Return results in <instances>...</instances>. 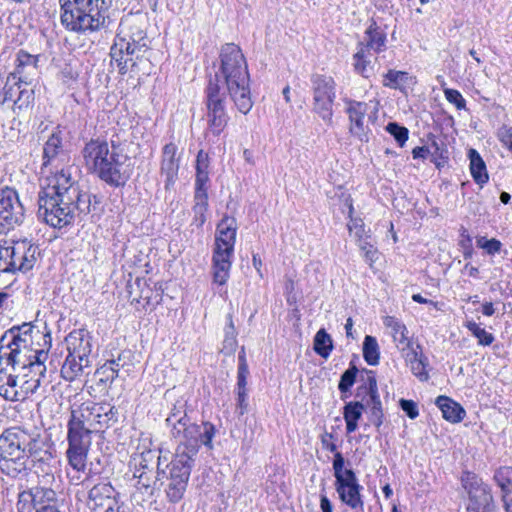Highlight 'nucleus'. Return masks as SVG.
Masks as SVG:
<instances>
[{
	"mask_svg": "<svg viewBox=\"0 0 512 512\" xmlns=\"http://www.w3.org/2000/svg\"><path fill=\"white\" fill-rule=\"evenodd\" d=\"M435 404L441 410L443 418L451 423L461 422L466 415L464 408L450 397L440 395Z\"/></svg>",
	"mask_w": 512,
	"mask_h": 512,
	"instance_id": "cd10ccee",
	"label": "nucleus"
},
{
	"mask_svg": "<svg viewBox=\"0 0 512 512\" xmlns=\"http://www.w3.org/2000/svg\"><path fill=\"white\" fill-rule=\"evenodd\" d=\"M70 160L63 149L60 130L54 131L44 144L43 167L48 175L38 194V217L53 228H63L76 218L82 219L96 209L97 197L82 193L72 177V166L61 165Z\"/></svg>",
	"mask_w": 512,
	"mask_h": 512,
	"instance_id": "f03ea898",
	"label": "nucleus"
},
{
	"mask_svg": "<svg viewBox=\"0 0 512 512\" xmlns=\"http://www.w3.org/2000/svg\"><path fill=\"white\" fill-rule=\"evenodd\" d=\"M209 163H208V156L207 154L203 153V151H200L197 155L196 160V172L202 171H208Z\"/></svg>",
	"mask_w": 512,
	"mask_h": 512,
	"instance_id": "6e6d98bb",
	"label": "nucleus"
},
{
	"mask_svg": "<svg viewBox=\"0 0 512 512\" xmlns=\"http://www.w3.org/2000/svg\"><path fill=\"white\" fill-rule=\"evenodd\" d=\"M443 92L446 100L453 104L458 110L466 109V100L458 90L452 88H444Z\"/></svg>",
	"mask_w": 512,
	"mask_h": 512,
	"instance_id": "a18cd8bd",
	"label": "nucleus"
},
{
	"mask_svg": "<svg viewBox=\"0 0 512 512\" xmlns=\"http://www.w3.org/2000/svg\"><path fill=\"white\" fill-rule=\"evenodd\" d=\"M248 375H249L248 367H238V373H237V387L238 388H246Z\"/></svg>",
	"mask_w": 512,
	"mask_h": 512,
	"instance_id": "4d7b16f0",
	"label": "nucleus"
},
{
	"mask_svg": "<svg viewBox=\"0 0 512 512\" xmlns=\"http://www.w3.org/2000/svg\"><path fill=\"white\" fill-rule=\"evenodd\" d=\"M68 354L61 367V377L72 382L88 375L92 367V337L83 328L71 331L65 338Z\"/></svg>",
	"mask_w": 512,
	"mask_h": 512,
	"instance_id": "9d476101",
	"label": "nucleus"
},
{
	"mask_svg": "<svg viewBox=\"0 0 512 512\" xmlns=\"http://www.w3.org/2000/svg\"><path fill=\"white\" fill-rule=\"evenodd\" d=\"M428 154H430V149L426 146L415 147L412 150V155H413L414 159H417V158L425 159Z\"/></svg>",
	"mask_w": 512,
	"mask_h": 512,
	"instance_id": "052dcab7",
	"label": "nucleus"
},
{
	"mask_svg": "<svg viewBox=\"0 0 512 512\" xmlns=\"http://www.w3.org/2000/svg\"><path fill=\"white\" fill-rule=\"evenodd\" d=\"M38 254V247L27 239L5 241L0 246V273L30 271Z\"/></svg>",
	"mask_w": 512,
	"mask_h": 512,
	"instance_id": "ddd939ff",
	"label": "nucleus"
},
{
	"mask_svg": "<svg viewBox=\"0 0 512 512\" xmlns=\"http://www.w3.org/2000/svg\"><path fill=\"white\" fill-rule=\"evenodd\" d=\"M344 464L343 455L338 451L334 452L333 471L335 480L344 478L346 473H354L352 469H344Z\"/></svg>",
	"mask_w": 512,
	"mask_h": 512,
	"instance_id": "8fccbe9b",
	"label": "nucleus"
},
{
	"mask_svg": "<svg viewBox=\"0 0 512 512\" xmlns=\"http://www.w3.org/2000/svg\"><path fill=\"white\" fill-rule=\"evenodd\" d=\"M467 327L469 331H471V333L478 339V344L483 346H489L493 343V334L487 332L484 328H482L481 323L467 322Z\"/></svg>",
	"mask_w": 512,
	"mask_h": 512,
	"instance_id": "ea45409f",
	"label": "nucleus"
},
{
	"mask_svg": "<svg viewBox=\"0 0 512 512\" xmlns=\"http://www.w3.org/2000/svg\"><path fill=\"white\" fill-rule=\"evenodd\" d=\"M476 243L479 248L484 249L489 255L499 253L502 246L501 242L495 238L487 239L485 237H479Z\"/></svg>",
	"mask_w": 512,
	"mask_h": 512,
	"instance_id": "09e8293b",
	"label": "nucleus"
},
{
	"mask_svg": "<svg viewBox=\"0 0 512 512\" xmlns=\"http://www.w3.org/2000/svg\"><path fill=\"white\" fill-rule=\"evenodd\" d=\"M38 56L20 50L16 57V67L8 80L12 79L16 84L30 85L38 74Z\"/></svg>",
	"mask_w": 512,
	"mask_h": 512,
	"instance_id": "4be33fe9",
	"label": "nucleus"
},
{
	"mask_svg": "<svg viewBox=\"0 0 512 512\" xmlns=\"http://www.w3.org/2000/svg\"><path fill=\"white\" fill-rule=\"evenodd\" d=\"M468 158L470 160L469 167L473 180L480 187H483L489 180L485 162L475 149H470L468 151Z\"/></svg>",
	"mask_w": 512,
	"mask_h": 512,
	"instance_id": "c85d7f7f",
	"label": "nucleus"
},
{
	"mask_svg": "<svg viewBox=\"0 0 512 512\" xmlns=\"http://www.w3.org/2000/svg\"><path fill=\"white\" fill-rule=\"evenodd\" d=\"M237 221L224 216L217 224L212 255L213 283L224 285L229 279L237 234Z\"/></svg>",
	"mask_w": 512,
	"mask_h": 512,
	"instance_id": "1a4fd4ad",
	"label": "nucleus"
},
{
	"mask_svg": "<svg viewBox=\"0 0 512 512\" xmlns=\"http://www.w3.org/2000/svg\"><path fill=\"white\" fill-rule=\"evenodd\" d=\"M332 439H333V434L326 432L321 437V443H322L323 448L334 453L337 451V446L332 441Z\"/></svg>",
	"mask_w": 512,
	"mask_h": 512,
	"instance_id": "864d4df0",
	"label": "nucleus"
},
{
	"mask_svg": "<svg viewBox=\"0 0 512 512\" xmlns=\"http://www.w3.org/2000/svg\"><path fill=\"white\" fill-rule=\"evenodd\" d=\"M236 329L233 322H230L225 328V338L223 341V350L227 353H233L237 346Z\"/></svg>",
	"mask_w": 512,
	"mask_h": 512,
	"instance_id": "79ce46f5",
	"label": "nucleus"
},
{
	"mask_svg": "<svg viewBox=\"0 0 512 512\" xmlns=\"http://www.w3.org/2000/svg\"><path fill=\"white\" fill-rule=\"evenodd\" d=\"M386 130L395 138L400 146H403L408 139V129L398 125L395 122H390L386 126Z\"/></svg>",
	"mask_w": 512,
	"mask_h": 512,
	"instance_id": "49530a36",
	"label": "nucleus"
},
{
	"mask_svg": "<svg viewBox=\"0 0 512 512\" xmlns=\"http://www.w3.org/2000/svg\"><path fill=\"white\" fill-rule=\"evenodd\" d=\"M409 80L411 77L408 72L390 69L383 75L382 84L390 89L402 90Z\"/></svg>",
	"mask_w": 512,
	"mask_h": 512,
	"instance_id": "2f4dec72",
	"label": "nucleus"
},
{
	"mask_svg": "<svg viewBox=\"0 0 512 512\" xmlns=\"http://www.w3.org/2000/svg\"><path fill=\"white\" fill-rule=\"evenodd\" d=\"M237 396L238 406L241 409L240 414L243 415L247 410V389L237 387Z\"/></svg>",
	"mask_w": 512,
	"mask_h": 512,
	"instance_id": "5fc2aeb1",
	"label": "nucleus"
},
{
	"mask_svg": "<svg viewBox=\"0 0 512 512\" xmlns=\"http://www.w3.org/2000/svg\"><path fill=\"white\" fill-rule=\"evenodd\" d=\"M125 358H126L125 353H121V354H119L117 359L107 360L108 363H113V367H114V370H116L117 376H119L120 368H124L126 365V363L124 361Z\"/></svg>",
	"mask_w": 512,
	"mask_h": 512,
	"instance_id": "13d9d810",
	"label": "nucleus"
},
{
	"mask_svg": "<svg viewBox=\"0 0 512 512\" xmlns=\"http://www.w3.org/2000/svg\"><path fill=\"white\" fill-rule=\"evenodd\" d=\"M61 23L76 33L96 32L106 24L112 0H59Z\"/></svg>",
	"mask_w": 512,
	"mask_h": 512,
	"instance_id": "423d86ee",
	"label": "nucleus"
},
{
	"mask_svg": "<svg viewBox=\"0 0 512 512\" xmlns=\"http://www.w3.org/2000/svg\"><path fill=\"white\" fill-rule=\"evenodd\" d=\"M117 497L110 483H98L89 491L88 506L93 512H121Z\"/></svg>",
	"mask_w": 512,
	"mask_h": 512,
	"instance_id": "aec40b11",
	"label": "nucleus"
},
{
	"mask_svg": "<svg viewBox=\"0 0 512 512\" xmlns=\"http://www.w3.org/2000/svg\"><path fill=\"white\" fill-rule=\"evenodd\" d=\"M368 386L369 399L367 400L366 405L370 408V421L379 428L383 423L384 414L378 394L377 382L374 376L368 377Z\"/></svg>",
	"mask_w": 512,
	"mask_h": 512,
	"instance_id": "bb28decb",
	"label": "nucleus"
},
{
	"mask_svg": "<svg viewBox=\"0 0 512 512\" xmlns=\"http://www.w3.org/2000/svg\"><path fill=\"white\" fill-rule=\"evenodd\" d=\"M189 418L186 412V401L177 400L166 419V423L172 428Z\"/></svg>",
	"mask_w": 512,
	"mask_h": 512,
	"instance_id": "4c0bfd02",
	"label": "nucleus"
},
{
	"mask_svg": "<svg viewBox=\"0 0 512 512\" xmlns=\"http://www.w3.org/2000/svg\"><path fill=\"white\" fill-rule=\"evenodd\" d=\"M113 418V408L94 402L82 403L71 411L67 424L66 457L72 469L77 472L86 470L91 435L108 427Z\"/></svg>",
	"mask_w": 512,
	"mask_h": 512,
	"instance_id": "7ed1b4c3",
	"label": "nucleus"
},
{
	"mask_svg": "<svg viewBox=\"0 0 512 512\" xmlns=\"http://www.w3.org/2000/svg\"><path fill=\"white\" fill-rule=\"evenodd\" d=\"M357 372V368L355 366H352L342 374L338 385V389L340 390L341 393H345L350 390V388L353 386L355 382Z\"/></svg>",
	"mask_w": 512,
	"mask_h": 512,
	"instance_id": "c03bdc74",
	"label": "nucleus"
},
{
	"mask_svg": "<svg viewBox=\"0 0 512 512\" xmlns=\"http://www.w3.org/2000/svg\"><path fill=\"white\" fill-rule=\"evenodd\" d=\"M387 35L375 22H373L365 31L363 40L358 43L374 54H380L387 49Z\"/></svg>",
	"mask_w": 512,
	"mask_h": 512,
	"instance_id": "393cba45",
	"label": "nucleus"
},
{
	"mask_svg": "<svg viewBox=\"0 0 512 512\" xmlns=\"http://www.w3.org/2000/svg\"><path fill=\"white\" fill-rule=\"evenodd\" d=\"M82 155L86 167L111 186H124L131 176L130 158L114 141L110 149L106 141L92 139L86 143Z\"/></svg>",
	"mask_w": 512,
	"mask_h": 512,
	"instance_id": "39448f33",
	"label": "nucleus"
},
{
	"mask_svg": "<svg viewBox=\"0 0 512 512\" xmlns=\"http://www.w3.org/2000/svg\"><path fill=\"white\" fill-rule=\"evenodd\" d=\"M61 74H62V77L65 82H68L69 80L74 79V76L72 75V73L70 71L68 72L66 70H63Z\"/></svg>",
	"mask_w": 512,
	"mask_h": 512,
	"instance_id": "774afa93",
	"label": "nucleus"
},
{
	"mask_svg": "<svg viewBox=\"0 0 512 512\" xmlns=\"http://www.w3.org/2000/svg\"><path fill=\"white\" fill-rule=\"evenodd\" d=\"M358 245L361 251L364 253L366 262H368L369 265L372 266L373 262H375L378 259L377 249L373 246V244H371L368 241V238L359 242Z\"/></svg>",
	"mask_w": 512,
	"mask_h": 512,
	"instance_id": "3c124183",
	"label": "nucleus"
},
{
	"mask_svg": "<svg viewBox=\"0 0 512 512\" xmlns=\"http://www.w3.org/2000/svg\"><path fill=\"white\" fill-rule=\"evenodd\" d=\"M335 489L344 504L351 509L363 511L364 502L360 493L362 486L355 473H346L344 478L335 480Z\"/></svg>",
	"mask_w": 512,
	"mask_h": 512,
	"instance_id": "412c9836",
	"label": "nucleus"
},
{
	"mask_svg": "<svg viewBox=\"0 0 512 512\" xmlns=\"http://www.w3.org/2000/svg\"><path fill=\"white\" fill-rule=\"evenodd\" d=\"M462 482L469 495L468 512H494L493 496L488 485L470 473Z\"/></svg>",
	"mask_w": 512,
	"mask_h": 512,
	"instance_id": "f3484780",
	"label": "nucleus"
},
{
	"mask_svg": "<svg viewBox=\"0 0 512 512\" xmlns=\"http://www.w3.org/2000/svg\"><path fill=\"white\" fill-rule=\"evenodd\" d=\"M52 338L47 330L23 322L0 339V396L9 401L33 394L46 373Z\"/></svg>",
	"mask_w": 512,
	"mask_h": 512,
	"instance_id": "f257e3e1",
	"label": "nucleus"
},
{
	"mask_svg": "<svg viewBox=\"0 0 512 512\" xmlns=\"http://www.w3.org/2000/svg\"><path fill=\"white\" fill-rule=\"evenodd\" d=\"M282 94H283V97H284L286 103H290L291 99H290V87L289 86H286L283 89Z\"/></svg>",
	"mask_w": 512,
	"mask_h": 512,
	"instance_id": "69168bd1",
	"label": "nucleus"
},
{
	"mask_svg": "<svg viewBox=\"0 0 512 512\" xmlns=\"http://www.w3.org/2000/svg\"><path fill=\"white\" fill-rule=\"evenodd\" d=\"M374 55L375 54L367 50L366 47L357 45L356 52L352 57L354 71L364 78H370L375 72V64L378 59L377 57L373 59Z\"/></svg>",
	"mask_w": 512,
	"mask_h": 512,
	"instance_id": "b1692460",
	"label": "nucleus"
},
{
	"mask_svg": "<svg viewBox=\"0 0 512 512\" xmlns=\"http://www.w3.org/2000/svg\"><path fill=\"white\" fill-rule=\"evenodd\" d=\"M363 356L369 365H377L379 363V347L376 339L367 335L363 343Z\"/></svg>",
	"mask_w": 512,
	"mask_h": 512,
	"instance_id": "e433bc0d",
	"label": "nucleus"
},
{
	"mask_svg": "<svg viewBox=\"0 0 512 512\" xmlns=\"http://www.w3.org/2000/svg\"><path fill=\"white\" fill-rule=\"evenodd\" d=\"M215 435V427L209 422L197 425L191 421H183L171 428V436L177 441L178 447L174 458L182 456L188 462H194V457L203 444L212 448V439Z\"/></svg>",
	"mask_w": 512,
	"mask_h": 512,
	"instance_id": "9b49d317",
	"label": "nucleus"
},
{
	"mask_svg": "<svg viewBox=\"0 0 512 512\" xmlns=\"http://www.w3.org/2000/svg\"><path fill=\"white\" fill-rule=\"evenodd\" d=\"M36 437L19 428L5 429L0 435V470L2 473L16 477L26 469L30 456L36 453Z\"/></svg>",
	"mask_w": 512,
	"mask_h": 512,
	"instance_id": "0eeeda50",
	"label": "nucleus"
},
{
	"mask_svg": "<svg viewBox=\"0 0 512 512\" xmlns=\"http://www.w3.org/2000/svg\"><path fill=\"white\" fill-rule=\"evenodd\" d=\"M382 490L386 498H390L393 494V490L389 484L385 485Z\"/></svg>",
	"mask_w": 512,
	"mask_h": 512,
	"instance_id": "338daca9",
	"label": "nucleus"
},
{
	"mask_svg": "<svg viewBox=\"0 0 512 512\" xmlns=\"http://www.w3.org/2000/svg\"><path fill=\"white\" fill-rule=\"evenodd\" d=\"M314 350L315 352L327 359L333 350V341L331 336L325 331L320 329L314 337Z\"/></svg>",
	"mask_w": 512,
	"mask_h": 512,
	"instance_id": "473e14b6",
	"label": "nucleus"
},
{
	"mask_svg": "<svg viewBox=\"0 0 512 512\" xmlns=\"http://www.w3.org/2000/svg\"><path fill=\"white\" fill-rule=\"evenodd\" d=\"M238 361H239L238 367H248L247 362H246V355H245L244 348H242L241 352L238 355Z\"/></svg>",
	"mask_w": 512,
	"mask_h": 512,
	"instance_id": "0e129e2a",
	"label": "nucleus"
},
{
	"mask_svg": "<svg viewBox=\"0 0 512 512\" xmlns=\"http://www.w3.org/2000/svg\"><path fill=\"white\" fill-rule=\"evenodd\" d=\"M400 407L411 419H415L419 415L417 404L412 400L401 399Z\"/></svg>",
	"mask_w": 512,
	"mask_h": 512,
	"instance_id": "603ef678",
	"label": "nucleus"
},
{
	"mask_svg": "<svg viewBox=\"0 0 512 512\" xmlns=\"http://www.w3.org/2000/svg\"><path fill=\"white\" fill-rule=\"evenodd\" d=\"M406 361L410 365V369L412 373L419 378L421 381H426L429 377L428 372L426 371V363L424 362L421 355L414 350L407 352Z\"/></svg>",
	"mask_w": 512,
	"mask_h": 512,
	"instance_id": "72a5a7b5",
	"label": "nucleus"
},
{
	"mask_svg": "<svg viewBox=\"0 0 512 512\" xmlns=\"http://www.w3.org/2000/svg\"><path fill=\"white\" fill-rule=\"evenodd\" d=\"M227 90L219 83L209 82L206 89L207 125L208 131L213 135H220L226 127L229 116L226 112L225 103Z\"/></svg>",
	"mask_w": 512,
	"mask_h": 512,
	"instance_id": "dca6fc26",
	"label": "nucleus"
},
{
	"mask_svg": "<svg viewBox=\"0 0 512 512\" xmlns=\"http://www.w3.org/2000/svg\"><path fill=\"white\" fill-rule=\"evenodd\" d=\"M364 405L358 401H351L343 408V417L346 422L347 433H353L358 427V420L362 417Z\"/></svg>",
	"mask_w": 512,
	"mask_h": 512,
	"instance_id": "c756f323",
	"label": "nucleus"
},
{
	"mask_svg": "<svg viewBox=\"0 0 512 512\" xmlns=\"http://www.w3.org/2000/svg\"><path fill=\"white\" fill-rule=\"evenodd\" d=\"M345 204L348 208V217H349V222L347 224L348 230H349L350 234H353L356 237L357 242L359 243L368 238L366 231H365V226H364L363 220L361 218L353 217L354 207H353L352 199L350 197L346 198Z\"/></svg>",
	"mask_w": 512,
	"mask_h": 512,
	"instance_id": "7c9ffc66",
	"label": "nucleus"
},
{
	"mask_svg": "<svg viewBox=\"0 0 512 512\" xmlns=\"http://www.w3.org/2000/svg\"><path fill=\"white\" fill-rule=\"evenodd\" d=\"M428 148L430 149V154L435 158L437 166L441 165L437 160H442V162H446L448 160V150L443 142H438L436 139H433Z\"/></svg>",
	"mask_w": 512,
	"mask_h": 512,
	"instance_id": "37998d69",
	"label": "nucleus"
},
{
	"mask_svg": "<svg viewBox=\"0 0 512 512\" xmlns=\"http://www.w3.org/2000/svg\"><path fill=\"white\" fill-rule=\"evenodd\" d=\"M56 493L51 488L34 487L19 494L18 512H48V508H56L53 504Z\"/></svg>",
	"mask_w": 512,
	"mask_h": 512,
	"instance_id": "6ab92c4d",
	"label": "nucleus"
},
{
	"mask_svg": "<svg viewBox=\"0 0 512 512\" xmlns=\"http://www.w3.org/2000/svg\"><path fill=\"white\" fill-rule=\"evenodd\" d=\"M495 483L502 491V495L512 492V467L504 466L498 468L493 476Z\"/></svg>",
	"mask_w": 512,
	"mask_h": 512,
	"instance_id": "c9c22d12",
	"label": "nucleus"
},
{
	"mask_svg": "<svg viewBox=\"0 0 512 512\" xmlns=\"http://www.w3.org/2000/svg\"><path fill=\"white\" fill-rule=\"evenodd\" d=\"M502 500L504 502V508L506 512H512V492L503 494Z\"/></svg>",
	"mask_w": 512,
	"mask_h": 512,
	"instance_id": "680f3d73",
	"label": "nucleus"
},
{
	"mask_svg": "<svg viewBox=\"0 0 512 512\" xmlns=\"http://www.w3.org/2000/svg\"><path fill=\"white\" fill-rule=\"evenodd\" d=\"M166 462L167 459L163 461L158 450L143 449L134 453L130 460V467L136 479V488L152 496L156 483L162 481L161 476L166 475Z\"/></svg>",
	"mask_w": 512,
	"mask_h": 512,
	"instance_id": "f8f14e48",
	"label": "nucleus"
},
{
	"mask_svg": "<svg viewBox=\"0 0 512 512\" xmlns=\"http://www.w3.org/2000/svg\"><path fill=\"white\" fill-rule=\"evenodd\" d=\"M313 111L328 125L332 124L336 82L331 76L313 74L310 78Z\"/></svg>",
	"mask_w": 512,
	"mask_h": 512,
	"instance_id": "4468645a",
	"label": "nucleus"
},
{
	"mask_svg": "<svg viewBox=\"0 0 512 512\" xmlns=\"http://www.w3.org/2000/svg\"><path fill=\"white\" fill-rule=\"evenodd\" d=\"M494 313V307L491 302L482 305V314L486 317H491Z\"/></svg>",
	"mask_w": 512,
	"mask_h": 512,
	"instance_id": "e2e57ef3",
	"label": "nucleus"
},
{
	"mask_svg": "<svg viewBox=\"0 0 512 512\" xmlns=\"http://www.w3.org/2000/svg\"><path fill=\"white\" fill-rule=\"evenodd\" d=\"M320 509L322 512H333V505L325 494L320 495Z\"/></svg>",
	"mask_w": 512,
	"mask_h": 512,
	"instance_id": "bf43d9fd",
	"label": "nucleus"
},
{
	"mask_svg": "<svg viewBox=\"0 0 512 512\" xmlns=\"http://www.w3.org/2000/svg\"><path fill=\"white\" fill-rule=\"evenodd\" d=\"M192 462L179 456L170 463L165 464L166 475L161 476V485L165 483V494L170 503H178L182 500L190 478Z\"/></svg>",
	"mask_w": 512,
	"mask_h": 512,
	"instance_id": "2eb2a0df",
	"label": "nucleus"
},
{
	"mask_svg": "<svg viewBox=\"0 0 512 512\" xmlns=\"http://www.w3.org/2000/svg\"><path fill=\"white\" fill-rule=\"evenodd\" d=\"M219 62L218 71L209 82L219 83L227 90L238 111L247 114L253 102L248 65L242 50L234 43L224 44L220 50Z\"/></svg>",
	"mask_w": 512,
	"mask_h": 512,
	"instance_id": "20e7f679",
	"label": "nucleus"
},
{
	"mask_svg": "<svg viewBox=\"0 0 512 512\" xmlns=\"http://www.w3.org/2000/svg\"><path fill=\"white\" fill-rule=\"evenodd\" d=\"M24 208L16 190L0 189V228L12 229L23 222Z\"/></svg>",
	"mask_w": 512,
	"mask_h": 512,
	"instance_id": "a211bd4d",
	"label": "nucleus"
},
{
	"mask_svg": "<svg viewBox=\"0 0 512 512\" xmlns=\"http://www.w3.org/2000/svg\"><path fill=\"white\" fill-rule=\"evenodd\" d=\"M149 50L146 33L138 26L128 29L121 23L110 49L112 61L117 63L119 73L125 74L130 68L137 66V61L144 58Z\"/></svg>",
	"mask_w": 512,
	"mask_h": 512,
	"instance_id": "6e6552de",
	"label": "nucleus"
},
{
	"mask_svg": "<svg viewBox=\"0 0 512 512\" xmlns=\"http://www.w3.org/2000/svg\"><path fill=\"white\" fill-rule=\"evenodd\" d=\"M195 204L193 206L194 219L192 224L196 227L201 228L206 222V211L208 208V198H204L203 195L194 198Z\"/></svg>",
	"mask_w": 512,
	"mask_h": 512,
	"instance_id": "58836bf2",
	"label": "nucleus"
},
{
	"mask_svg": "<svg viewBox=\"0 0 512 512\" xmlns=\"http://www.w3.org/2000/svg\"><path fill=\"white\" fill-rule=\"evenodd\" d=\"M208 181H209L208 171L201 170L200 172H196L194 198H198V196H200V195H203L204 198H208L207 186H206Z\"/></svg>",
	"mask_w": 512,
	"mask_h": 512,
	"instance_id": "de8ad7c7",
	"label": "nucleus"
},
{
	"mask_svg": "<svg viewBox=\"0 0 512 512\" xmlns=\"http://www.w3.org/2000/svg\"><path fill=\"white\" fill-rule=\"evenodd\" d=\"M392 335L397 347L405 351L411 345V335L403 322H393Z\"/></svg>",
	"mask_w": 512,
	"mask_h": 512,
	"instance_id": "f704fd0d",
	"label": "nucleus"
},
{
	"mask_svg": "<svg viewBox=\"0 0 512 512\" xmlns=\"http://www.w3.org/2000/svg\"><path fill=\"white\" fill-rule=\"evenodd\" d=\"M370 106L366 102L347 100L346 113L349 117V131L361 141H367L366 115Z\"/></svg>",
	"mask_w": 512,
	"mask_h": 512,
	"instance_id": "5701e85b",
	"label": "nucleus"
},
{
	"mask_svg": "<svg viewBox=\"0 0 512 512\" xmlns=\"http://www.w3.org/2000/svg\"><path fill=\"white\" fill-rule=\"evenodd\" d=\"M176 153L177 146L174 143H168L163 148L161 171L166 177V187L174 183L178 174L179 162Z\"/></svg>",
	"mask_w": 512,
	"mask_h": 512,
	"instance_id": "a878e982",
	"label": "nucleus"
},
{
	"mask_svg": "<svg viewBox=\"0 0 512 512\" xmlns=\"http://www.w3.org/2000/svg\"><path fill=\"white\" fill-rule=\"evenodd\" d=\"M95 375L98 377L99 382L103 384H111L118 377L113 363H108L107 361L96 370Z\"/></svg>",
	"mask_w": 512,
	"mask_h": 512,
	"instance_id": "a19ab883",
	"label": "nucleus"
}]
</instances>
